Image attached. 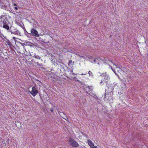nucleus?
<instances>
[{
    "label": "nucleus",
    "instance_id": "1",
    "mask_svg": "<svg viewBox=\"0 0 148 148\" xmlns=\"http://www.w3.org/2000/svg\"><path fill=\"white\" fill-rule=\"evenodd\" d=\"M69 143L72 147H78L79 146V144L72 138H70L69 140Z\"/></svg>",
    "mask_w": 148,
    "mask_h": 148
},
{
    "label": "nucleus",
    "instance_id": "2",
    "mask_svg": "<svg viewBox=\"0 0 148 148\" xmlns=\"http://www.w3.org/2000/svg\"><path fill=\"white\" fill-rule=\"evenodd\" d=\"M10 32H11L12 34H14L15 35H18L19 36L21 35V33L18 30L15 29H11Z\"/></svg>",
    "mask_w": 148,
    "mask_h": 148
},
{
    "label": "nucleus",
    "instance_id": "3",
    "mask_svg": "<svg viewBox=\"0 0 148 148\" xmlns=\"http://www.w3.org/2000/svg\"><path fill=\"white\" fill-rule=\"evenodd\" d=\"M30 93L34 97L37 94L38 92V90L36 89L34 86H33L32 88V90L29 91Z\"/></svg>",
    "mask_w": 148,
    "mask_h": 148
},
{
    "label": "nucleus",
    "instance_id": "4",
    "mask_svg": "<svg viewBox=\"0 0 148 148\" xmlns=\"http://www.w3.org/2000/svg\"><path fill=\"white\" fill-rule=\"evenodd\" d=\"M29 34H31L32 35L36 37H38L39 36V34L37 31L34 29H31V33H29Z\"/></svg>",
    "mask_w": 148,
    "mask_h": 148
},
{
    "label": "nucleus",
    "instance_id": "5",
    "mask_svg": "<svg viewBox=\"0 0 148 148\" xmlns=\"http://www.w3.org/2000/svg\"><path fill=\"white\" fill-rule=\"evenodd\" d=\"M112 63L113 64V65L114 66L113 67L114 69H113L112 66H111V68L112 70L115 73V74H116L115 73V70L118 71V72H119L121 70V69L119 67L117 66L112 62Z\"/></svg>",
    "mask_w": 148,
    "mask_h": 148
},
{
    "label": "nucleus",
    "instance_id": "6",
    "mask_svg": "<svg viewBox=\"0 0 148 148\" xmlns=\"http://www.w3.org/2000/svg\"><path fill=\"white\" fill-rule=\"evenodd\" d=\"M88 145L90 146L91 148H97V146H94V143L92 142L90 140H88Z\"/></svg>",
    "mask_w": 148,
    "mask_h": 148
},
{
    "label": "nucleus",
    "instance_id": "7",
    "mask_svg": "<svg viewBox=\"0 0 148 148\" xmlns=\"http://www.w3.org/2000/svg\"><path fill=\"white\" fill-rule=\"evenodd\" d=\"M101 76L104 77L107 80H109L110 79V76L109 75L107 74L106 73H103L101 75Z\"/></svg>",
    "mask_w": 148,
    "mask_h": 148
},
{
    "label": "nucleus",
    "instance_id": "8",
    "mask_svg": "<svg viewBox=\"0 0 148 148\" xmlns=\"http://www.w3.org/2000/svg\"><path fill=\"white\" fill-rule=\"evenodd\" d=\"M62 51L64 52H71V50L69 48L68 49L67 48H64L62 49Z\"/></svg>",
    "mask_w": 148,
    "mask_h": 148
},
{
    "label": "nucleus",
    "instance_id": "9",
    "mask_svg": "<svg viewBox=\"0 0 148 148\" xmlns=\"http://www.w3.org/2000/svg\"><path fill=\"white\" fill-rule=\"evenodd\" d=\"M3 27L7 30H8L9 29V27L6 23L3 25Z\"/></svg>",
    "mask_w": 148,
    "mask_h": 148
},
{
    "label": "nucleus",
    "instance_id": "10",
    "mask_svg": "<svg viewBox=\"0 0 148 148\" xmlns=\"http://www.w3.org/2000/svg\"><path fill=\"white\" fill-rule=\"evenodd\" d=\"M7 43L8 44V45L10 46H13L12 43L9 40H8L7 41Z\"/></svg>",
    "mask_w": 148,
    "mask_h": 148
},
{
    "label": "nucleus",
    "instance_id": "11",
    "mask_svg": "<svg viewBox=\"0 0 148 148\" xmlns=\"http://www.w3.org/2000/svg\"><path fill=\"white\" fill-rule=\"evenodd\" d=\"M6 21L4 18H3L2 21H1V22H0V24H3V25L6 23Z\"/></svg>",
    "mask_w": 148,
    "mask_h": 148
},
{
    "label": "nucleus",
    "instance_id": "12",
    "mask_svg": "<svg viewBox=\"0 0 148 148\" xmlns=\"http://www.w3.org/2000/svg\"><path fill=\"white\" fill-rule=\"evenodd\" d=\"M4 15H1L0 16V22H1V21L3 20V18H4Z\"/></svg>",
    "mask_w": 148,
    "mask_h": 148
},
{
    "label": "nucleus",
    "instance_id": "13",
    "mask_svg": "<svg viewBox=\"0 0 148 148\" xmlns=\"http://www.w3.org/2000/svg\"><path fill=\"white\" fill-rule=\"evenodd\" d=\"M35 58H37V59H40V57L39 56L36 55L35 56Z\"/></svg>",
    "mask_w": 148,
    "mask_h": 148
},
{
    "label": "nucleus",
    "instance_id": "14",
    "mask_svg": "<svg viewBox=\"0 0 148 148\" xmlns=\"http://www.w3.org/2000/svg\"><path fill=\"white\" fill-rule=\"evenodd\" d=\"M88 73L89 74V75L91 76H93V74L90 71H89L88 72Z\"/></svg>",
    "mask_w": 148,
    "mask_h": 148
},
{
    "label": "nucleus",
    "instance_id": "15",
    "mask_svg": "<svg viewBox=\"0 0 148 148\" xmlns=\"http://www.w3.org/2000/svg\"><path fill=\"white\" fill-rule=\"evenodd\" d=\"M63 118L64 119H65L67 121H68L67 120V119H68V118L66 117V116H65V117H63Z\"/></svg>",
    "mask_w": 148,
    "mask_h": 148
},
{
    "label": "nucleus",
    "instance_id": "16",
    "mask_svg": "<svg viewBox=\"0 0 148 148\" xmlns=\"http://www.w3.org/2000/svg\"><path fill=\"white\" fill-rule=\"evenodd\" d=\"M78 56H79L80 57H82V58H84V59H85V58H86V57H85V56H80V55H78Z\"/></svg>",
    "mask_w": 148,
    "mask_h": 148
},
{
    "label": "nucleus",
    "instance_id": "17",
    "mask_svg": "<svg viewBox=\"0 0 148 148\" xmlns=\"http://www.w3.org/2000/svg\"><path fill=\"white\" fill-rule=\"evenodd\" d=\"M50 111L51 112H53V109L52 108H51L50 109Z\"/></svg>",
    "mask_w": 148,
    "mask_h": 148
},
{
    "label": "nucleus",
    "instance_id": "18",
    "mask_svg": "<svg viewBox=\"0 0 148 148\" xmlns=\"http://www.w3.org/2000/svg\"><path fill=\"white\" fill-rule=\"evenodd\" d=\"M14 8L16 10H17L18 9V8L16 7H15Z\"/></svg>",
    "mask_w": 148,
    "mask_h": 148
},
{
    "label": "nucleus",
    "instance_id": "19",
    "mask_svg": "<svg viewBox=\"0 0 148 148\" xmlns=\"http://www.w3.org/2000/svg\"><path fill=\"white\" fill-rule=\"evenodd\" d=\"M104 61H108V59H107L106 60V59L104 58V60H103Z\"/></svg>",
    "mask_w": 148,
    "mask_h": 148
},
{
    "label": "nucleus",
    "instance_id": "20",
    "mask_svg": "<svg viewBox=\"0 0 148 148\" xmlns=\"http://www.w3.org/2000/svg\"><path fill=\"white\" fill-rule=\"evenodd\" d=\"M16 38L14 37H13L12 38L14 40H15Z\"/></svg>",
    "mask_w": 148,
    "mask_h": 148
},
{
    "label": "nucleus",
    "instance_id": "21",
    "mask_svg": "<svg viewBox=\"0 0 148 148\" xmlns=\"http://www.w3.org/2000/svg\"><path fill=\"white\" fill-rule=\"evenodd\" d=\"M96 59H94V62H96Z\"/></svg>",
    "mask_w": 148,
    "mask_h": 148
},
{
    "label": "nucleus",
    "instance_id": "22",
    "mask_svg": "<svg viewBox=\"0 0 148 148\" xmlns=\"http://www.w3.org/2000/svg\"><path fill=\"white\" fill-rule=\"evenodd\" d=\"M14 6H16L17 5V4L16 3H14Z\"/></svg>",
    "mask_w": 148,
    "mask_h": 148
},
{
    "label": "nucleus",
    "instance_id": "23",
    "mask_svg": "<svg viewBox=\"0 0 148 148\" xmlns=\"http://www.w3.org/2000/svg\"><path fill=\"white\" fill-rule=\"evenodd\" d=\"M72 73L73 74V75H75V73H74L73 72Z\"/></svg>",
    "mask_w": 148,
    "mask_h": 148
},
{
    "label": "nucleus",
    "instance_id": "24",
    "mask_svg": "<svg viewBox=\"0 0 148 148\" xmlns=\"http://www.w3.org/2000/svg\"><path fill=\"white\" fill-rule=\"evenodd\" d=\"M102 81H101V82H100V83L101 84V83H102Z\"/></svg>",
    "mask_w": 148,
    "mask_h": 148
},
{
    "label": "nucleus",
    "instance_id": "25",
    "mask_svg": "<svg viewBox=\"0 0 148 148\" xmlns=\"http://www.w3.org/2000/svg\"><path fill=\"white\" fill-rule=\"evenodd\" d=\"M108 61H110V60H109V59H108Z\"/></svg>",
    "mask_w": 148,
    "mask_h": 148
},
{
    "label": "nucleus",
    "instance_id": "26",
    "mask_svg": "<svg viewBox=\"0 0 148 148\" xmlns=\"http://www.w3.org/2000/svg\"><path fill=\"white\" fill-rule=\"evenodd\" d=\"M70 63L71 62L70 61L69 62Z\"/></svg>",
    "mask_w": 148,
    "mask_h": 148
},
{
    "label": "nucleus",
    "instance_id": "27",
    "mask_svg": "<svg viewBox=\"0 0 148 148\" xmlns=\"http://www.w3.org/2000/svg\"><path fill=\"white\" fill-rule=\"evenodd\" d=\"M70 63L71 62L70 61L69 62Z\"/></svg>",
    "mask_w": 148,
    "mask_h": 148
},
{
    "label": "nucleus",
    "instance_id": "28",
    "mask_svg": "<svg viewBox=\"0 0 148 148\" xmlns=\"http://www.w3.org/2000/svg\"><path fill=\"white\" fill-rule=\"evenodd\" d=\"M74 78H76L75 77L74 79Z\"/></svg>",
    "mask_w": 148,
    "mask_h": 148
},
{
    "label": "nucleus",
    "instance_id": "29",
    "mask_svg": "<svg viewBox=\"0 0 148 148\" xmlns=\"http://www.w3.org/2000/svg\"><path fill=\"white\" fill-rule=\"evenodd\" d=\"M84 75L83 74H82L81 75Z\"/></svg>",
    "mask_w": 148,
    "mask_h": 148
}]
</instances>
